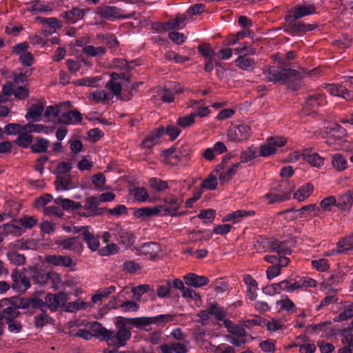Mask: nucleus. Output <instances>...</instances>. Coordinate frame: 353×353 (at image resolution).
<instances>
[{
    "instance_id": "6ab92c4d",
    "label": "nucleus",
    "mask_w": 353,
    "mask_h": 353,
    "mask_svg": "<svg viewBox=\"0 0 353 353\" xmlns=\"http://www.w3.org/2000/svg\"><path fill=\"white\" fill-rule=\"evenodd\" d=\"M81 121L82 114L77 109L63 112L58 118V123L65 125L78 124L80 123Z\"/></svg>"
},
{
    "instance_id": "603ef678",
    "label": "nucleus",
    "mask_w": 353,
    "mask_h": 353,
    "mask_svg": "<svg viewBox=\"0 0 353 353\" xmlns=\"http://www.w3.org/2000/svg\"><path fill=\"white\" fill-rule=\"evenodd\" d=\"M216 215V211L213 209L201 210L198 214V217L203 219L205 223H212Z\"/></svg>"
},
{
    "instance_id": "20e7f679",
    "label": "nucleus",
    "mask_w": 353,
    "mask_h": 353,
    "mask_svg": "<svg viewBox=\"0 0 353 353\" xmlns=\"http://www.w3.org/2000/svg\"><path fill=\"white\" fill-rule=\"evenodd\" d=\"M294 187L292 182L282 180L274 188V192L266 194L265 198L270 204L287 201L290 198V194Z\"/></svg>"
},
{
    "instance_id": "4c0bfd02",
    "label": "nucleus",
    "mask_w": 353,
    "mask_h": 353,
    "mask_svg": "<svg viewBox=\"0 0 353 353\" xmlns=\"http://www.w3.org/2000/svg\"><path fill=\"white\" fill-rule=\"evenodd\" d=\"M150 187L156 192H162L169 188L168 182L158 177H152L149 179Z\"/></svg>"
},
{
    "instance_id": "72a5a7b5",
    "label": "nucleus",
    "mask_w": 353,
    "mask_h": 353,
    "mask_svg": "<svg viewBox=\"0 0 353 353\" xmlns=\"http://www.w3.org/2000/svg\"><path fill=\"white\" fill-rule=\"evenodd\" d=\"M270 250L279 255H288L291 254V250L287 246L285 241L274 240L270 243Z\"/></svg>"
},
{
    "instance_id": "6e6552de",
    "label": "nucleus",
    "mask_w": 353,
    "mask_h": 353,
    "mask_svg": "<svg viewBox=\"0 0 353 353\" xmlns=\"http://www.w3.org/2000/svg\"><path fill=\"white\" fill-rule=\"evenodd\" d=\"M12 284L11 288L15 292L23 293L28 290L30 286V278L17 268L14 269L11 274Z\"/></svg>"
},
{
    "instance_id": "aec40b11",
    "label": "nucleus",
    "mask_w": 353,
    "mask_h": 353,
    "mask_svg": "<svg viewBox=\"0 0 353 353\" xmlns=\"http://www.w3.org/2000/svg\"><path fill=\"white\" fill-rule=\"evenodd\" d=\"M303 160L307 162L311 166L320 168L324 164V158L318 153L312 151L311 148L303 150Z\"/></svg>"
},
{
    "instance_id": "09e8293b",
    "label": "nucleus",
    "mask_w": 353,
    "mask_h": 353,
    "mask_svg": "<svg viewBox=\"0 0 353 353\" xmlns=\"http://www.w3.org/2000/svg\"><path fill=\"white\" fill-rule=\"evenodd\" d=\"M52 319L46 312L34 316V326L37 328H42L45 325L50 323Z\"/></svg>"
},
{
    "instance_id": "a18cd8bd",
    "label": "nucleus",
    "mask_w": 353,
    "mask_h": 353,
    "mask_svg": "<svg viewBox=\"0 0 353 353\" xmlns=\"http://www.w3.org/2000/svg\"><path fill=\"white\" fill-rule=\"evenodd\" d=\"M3 230H4V235L6 236L12 234L15 236H20L25 232V230L22 227L12 223L3 224Z\"/></svg>"
},
{
    "instance_id": "9d476101",
    "label": "nucleus",
    "mask_w": 353,
    "mask_h": 353,
    "mask_svg": "<svg viewBox=\"0 0 353 353\" xmlns=\"http://www.w3.org/2000/svg\"><path fill=\"white\" fill-rule=\"evenodd\" d=\"M55 244L62 250L72 251L79 254L83 250V245L79 241V236L59 238L55 241Z\"/></svg>"
},
{
    "instance_id": "c85d7f7f",
    "label": "nucleus",
    "mask_w": 353,
    "mask_h": 353,
    "mask_svg": "<svg viewBox=\"0 0 353 353\" xmlns=\"http://www.w3.org/2000/svg\"><path fill=\"white\" fill-rule=\"evenodd\" d=\"M250 54H242L235 60V65L243 70L251 71L254 68L255 62Z\"/></svg>"
},
{
    "instance_id": "e433bc0d",
    "label": "nucleus",
    "mask_w": 353,
    "mask_h": 353,
    "mask_svg": "<svg viewBox=\"0 0 353 353\" xmlns=\"http://www.w3.org/2000/svg\"><path fill=\"white\" fill-rule=\"evenodd\" d=\"M136 250L141 254L152 256L158 252L159 245L152 241L146 242L143 243L140 247L136 248Z\"/></svg>"
},
{
    "instance_id": "0e129e2a",
    "label": "nucleus",
    "mask_w": 353,
    "mask_h": 353,
    "mask_svg": "<svg viewBox=\"0 0 353 353\" xmlns=\"http://www.w3.org/2000/svg\"><path fill=\"white\" fill-rule=\"evenodd\" d=\"M170 280H168L165 283L158 285L157 294L160 298L166 297L170 294Z\"/></svg>"
},
{
    "instance_id": "37998d69",
    "label": "nucleus",
    "mask_w": 353,
    "mask_h": 353,
    "mask_svg": "<svg viewBox=\"0 0 353 353\" xmlns=\"http://www.w3.org/2000/svg\"><path fill=\"white\" fill-rule=\"evenodd\" d=\"M258 150L254 145L250 146L247 150L240 154L241 163H248L257 157Z\"/></svg>"
},
{
    "instance_id": "338daca9",
    "label": "nucleus",
    "mask_w": 353,
    "mask_h": 353,
    "mask_svg": "<svg viewBox=\"0 0 353 353\" xmlns=\"http://www.w3.org/2000/svg\"><path fill=\"white\" fill-rule=\"evenodd\" d=\"M337 200L334 196H330L325 199H323L321 203L320 206L325 211H330L331 210V207L333 205L336 206Z\"/></svg>"
},
{
    "instance_id": "052dcab7",
    "label": "nucleus",
    "mask_w": 353,
    "mask_h": 353,
    "mask_svg": "<svg viewBox=\"0 0 353 353\" xmlns=\"http://www.w3.org/2000/svg\"><path fill=\"white\" fill-rule=\"evenodd\" d=\"M134 196L136 200L140 202H145L149 199V194L143 187L136 188L134 190Z\"/></svg>"
},
{
    "instance_id": "c9c22d12",
    "label": "nucleus",
    "mask_w": 353,
    "mask_h": 353,
    "mask_svg": "<svg viewBox=\"0 0 353 353\" xmlns=\"http://www.w3.org/2000/svg\"><path fill=\"white\" fill-rule=\"evenodd\" d=\"M241 168L240 163H234L227 170L222 171L219 176V179L221 184L230 181L233 176L236 174L237 170Z\"/></svg>"
},
{
    "instance_id": "4be33fe9",
    "label": "nucleus",
    "mask_w": 353,
    "mask_h": 353,
    "mask_svg": "<svg viewBox=\"0 0 353 353\" xmlns=\"http://www.w3.org/2000/svg\"><path fill=\"white\" fill-rule=\"evenodd\" d=\"M44 108L45 105L42 103H37L31 105L26 114V120L33 122L40 121Z\"/></svg>"
},
{
    "instance_id": "5fc2aeb1",
    "label": "nucleus",
    "mask_w": 353,
    "mask_h": 353,
    "mask_svg": "<svg viewBox=\"0 0 353 353\" xmlns=\"http://www.w3.org/2000/svg\"><path fill=\"white\" fill-rule=\"evenodd\" d=\"M185 18L186 17L183 15H178L175 19H169L165 23V28L168 30L178 29L180 26V24L185 21Z\"/></svg>"
},
{
    "instance_id": "de8ad7c7",
    "label": "nucleus",
    "mask_w": 353,
    "mask_h": 353,
    "mask_svg": "<svg viewBox=\"0 0 353 353\" xmlns=\"http://www.w3.org/2000/svg\"><path fill=\"white\" fill-rule=\"evenodd\" d=\"M332 163L335 169L342 171L347 167V161L341 154H335L332 156Z\"/></svg>"
},
{
    "instance_id": "a19ab883",
    "label": "nucleus",
    "mask_w": 353,
    "mask_h": 353,
    "mask_svg": "<svg viewBox=\"0 0 353 353\" xmlns=\"http://www.w3.org/2000/svg\"><path fill=\"white\" fill-rule=\"evenodd\" d=\"M15 221L24 229H32L37 225L39 220L34 216L23 215Z\"/></svg>"
},
{
    "instance_id": "2eb2a0df",
    "label": "nucleus",
    "mask_w": 353,
    "mask_h": 353,
    "mask_svg": "<svg viewBox=\"0 0 353 353\" xmlns=\"http://www.w3.org/2000/svg\"><path fill=\"white\" fill-rule=\"evenodd\" d=\"M325 89L332 96L340 97L347 101L353 99V92L341 84H327Z\"/></svg>"
},
{
    "instance_id": "dca6fc26",
    "label": "nucleus",
    "mask_w": 353,
    "mask_h": 353,
    "mask_svg": "<svg viewBox=\"0 0 353 353\" xmlns=\"http://www.w3.org/2000/svg\"><path fill=\"white\" fill-rule=\"evenodd\" d=\"M67 300L68 295L61 292L57 294L48 293L46 296L47 307L52 312L56 311L61 305H64Z\"/></svg>"
},
{
    "instance_id": "c03bdc74",
    "label": "nucleus",
    "mask_w": 353,
    "mask_h": 353,
    "mask_svg": "<svg viewBox=\"0 0 353 353\" xmlns=\"http://www.w3.org/2000/svg\"><path fill=\"white\" fill-rule=\"evenodd\" d=\"M7 257L9 261L14 265H21L26 262V256L17 251H9L7 252Z\"/></svg>"
},
{
    "instance_id": "4d7b16f0",
    "label": "nucleus",
    "mask_w": 353,
    "mask_h": 353,
    "mask_svg": "<svg viewBox=\"0 0 353 353\" xmlns=\"http://www.w3.org/2000/svg\"><path fill=\"white\" fill-rule=\"evenodd\" d=\"M199 53L205 57V59L214 58V51L209 44H203L198 46Z\"/></svg>"
},
{
    "instance_id": "a878e982",
    "label": "nucleus",
    "mask_w": 353,
    "mask_h": 353,
    "mask_svg": "<svg viewBox=\"0 0 353 353\" xmlns=\"http://www.w3.org/2000/svg\"><path fill=\"white\" fill-rule=\"evenodd\" d=\"M325 101V97L323 93L313 92L310 93L305 98L306 106L312 110L322 105Z\"/></svg>"
},
{
    "instance_id": "3c124183",
    "label": "nucleus",
    "mask_w": 353,
    "mask_h": 353,
    "mask_svg": "<svg viewBox=\"0 0 353 353\" xmlns=\"http://www.w3.org/2000/svg\"><path fill=\"white\" fill-rule=\"evenodd\" d=\"M217 185L218 181L216 175L211 173L202 181L201 186L207 190H214L216 188Z\"/></svg>"
},
{
    "instance_id": "f3484780",
    "label": "nucleus",
    "mask_w": 353,
    "mask_h": 353,
    "mask_svg": "<svg viewBox=\"0 0 353 353\" xmlns=\"http://www.w3.org/2000/svg\"><path fill=\"white\" fill-rule=\"evenodd\" d=\"M86 12V9L72 7L70 10L62 12L60 16L65 19L67 23L74 24L78 21L83 19Z\"/></svg>"
},
{
    "instance_id": "5701e85b",
    "label": "nucleus",
    "mask_w": 353,
    "mask_h": 353,
    "mask_svg": "<svg viewBox=\"0 0 353 353\" xmlns=\"http://www.w3.org/2000/svg\"><path fill=\"white\" fill-rule=\"evenodd\" d=\"M339 249L334 250L336 254H353V233L340 239L337 243Z\"/></svg>"
},
{
    "instance_id": "49530a36",
    "label": "nucleus",
    "mask_w": 353,
    "mask_h": 353,
    "mask_svg": "<svg viewBox=\"0 0 353 353\" xmlns=\"http://www.w3.org/2000/svg\"><path fill=\"white\" fill-rule=\"evenodd\" d=\"M33 137L26 133H19L15 141V143L20 148H30L32 144Z\"/></svg>"
},
{
    "instance_id": "8fccbe9b",
    "label": "nucleus",
    "mask_w": 353,
    "mask_h": 353,
    "mask_svg": "<svg viewBox=\"0 0 353 353\" xmlns=\"http://www.w3.org/2000/svg\"><path fill=\"white\" fill-rule=\"evenodd\" d=\"M211 315H213L216 320L223 321L226 316V312L217 303H210L209 305Z\"/></svg>"
},
{
    "instance_id": "ea45409f",
    "label": "nucleus",
    "mask_w": 353,
    "mask_h": 353,
    "mask_svg": "<svg viewBox=\"0 0 353 353\" xmlns=\"http://www.w3.org/2000/svg\"><path fill=\"white\" fill-rule=\"evenodd\" d=\"M326 132L336 139H341L347 133L344 128L335 123L329 124L326 128Z\"/></svg>"
},
{
    "instance_id": "9b49d317",
    "label": "nucleus",
    "mask_w": 353,
    "mask_h": 353,
    "mask_svg": "<svg viewBox=\"0 0 353 353\" xmlns=\"http://www.w3.org/2000/svg\"><path fill=\"white\" fill-rule=\"evenodd\" d=\"M286 143L285 139L282 137H269L265 143L260 148L259 154L263 157H268L276 152V148L283 146Z\"/></svg>"
},
{
    "instance_id": "a211bd4d",
    "label": "nucleus",
    "mask_w": 353,
    "mask_h": 353,
    "mask_svg": "<svg viewBox=\"0 0 353 353\" xmlns=\"http://www.w3.org/2000/svg\"><path fill=\"white\" fill-rule=\"evenodd\" d=\"M165 134L164 127L161 126L154 129L151 133L148 134L142 141L141 146L145 149H152L158 143L159 139Z\"/></svg>"
},
{
    "instance_id": "39448f33",
    "label": "nucleus",
    "mask_w": 353,
    "mask_h": 353,
    "mask_svg": "<svg viewBox=\"0 0 353 353\" xmlns=\"http://www.w3.org/2000/svg\"><path fill=\"white\" fill-rule=\"evenodd\" d=\"M173 316L171 314H159L155 316H142L125 319L130 325H133L138 329H144V327L156 324L163 326L167 322L172 321Z\"/></svg>"
},
{
    "instance_id": "2f4dec72",
    "label": "nucleus",
    "mask_w": 353,
    "mask_h": 353,
    "mask_svg": "<svg viewBox=\"0 0 353 353\" xmlns=\"http://www.w3.org/2000/svg\"><path fill=\"white\" fill-rule=\"evenodd\" d=\"M353 205V191H347L337 200L336 207L342 210H349Z\"/></svg>"
},
{
    "instance_id": "412c9836",
    "label": "nucleus",
    "mask_w": 353,
    "mask_h": 353,
    "mask_svg": "<svg viewBox=\"0 0 353 353\" xmlns=\"http://www.w3.org/2000/svg\"><path fill=\"white\" fill-rule=\"evenodd\" d=\"M54 185L58 191H66L74 188L70 174H57Z\"/></svg>"
},
{
    "instance_id": "f8f14e48",
    "label": "nucleus",
    "mask_w": 353,
    "mask_h": 353,
    "mask_svg": "<svg viewBox=\"0 0 353 353\" xmlns=\"http://www.w3.org/2000/svg\"><path fill=\"white\" fill-rule=\"evenodd\" d=\"M250 127L245 124L232 126L228 130V137L231 141H242L250 137Z\"/></svg>"
},
{
    "instance_id": "79ce46f5",
    "label": "nucleus",
    "mask_w": 353,
    "mask_h": 353,
    "mask_svg": "<svg viewBox=\"0 0 353 353\" xmlns=\"http://www.w3.org/2000/svg\"><path fill=\"white\" fill-rule=\"evenodd\" d=\"M82 52L92 57L103 56L106 52V48L104 46L94 47L92 45L85 46Z\"/></svg>"
},
{
    "instance_id": "473e14b6",
    "label": "nucleus",
    "mask_w": 353,
    "mask_h": 353,
    "mask_svg": "<svg viewBox=\"0 0 353 353\" xmlns=\"http://www.w3.org/2000/svg\"><path fill=\"white\" fill-rule=\"evenodd\" d=\"M316 210H319V207H317L316 205V204H310L307 205L303 206L298 210H295L294 208H290V209L282 211V212H279V214H290L291 213H294V212H298L299 216L300 218H302V217L307 216L310 212H314Z\"/></svg>"
},
{
    "instance_id": "c756f323",
    "label": "nucleus",
    "mask_w": 353,
    "mask_h": 353,
    "mask_svg": "<svg viewBox=\"0 0 353 353\" xmlns=\"http://www.w3.org/2000/svg\"><path fill=\"white\" fill-rule=\"evenodd\" d=\"M49 145V140L42 137H37L30 145V150L32 153H45L48 152Z\"/></svg>"
},
{
    "instance_id": "bf43d9fd",
    "label": "nucleus",
    "mask_w": 353,
    "mask_h": 353,
    "mask_svg": "<svg viewBox=\"0 0 353 353\" xmlns=\"http://www.w3.org/2000/svg\"><path fill=\"white\" fill-rule=\"evenodd\" d=\"M165 57L166 59L172 61L173 60L175 63H184L188 61L189 58L185 56H181L174 51L170 50L166 52L165 54Z\"/></svg>"
},
{
    "instance_id": "4468645a",
    "label": "nucleus",
    "mask_w": 353,
    "mask_h": 353,
    "mask_svg": "<svg viewBox=\"0 0 353 353\" xmlns=\"http://www.w3.org/2000/svg\"><path fill=\"white\" fill-rule=\"evenodd\" d=\"M164 201V204L158 205L160 210V215H170L172 216L177 215L176 212L182 203V200L178 198H172L165 199Z\"/></svg>"
},
{
    "instance_id": "0eeeda50",
    "label": "nucleus",
    "mask_w": 353,
    "mask_h": 353,
    "mask_svg": "<svg viewBox=\"0 0 353 353\" xmlns=\"http://www.w3.org/2000/svg\"><path fill=\"white\" fill-rule=\"evenodd\" d=\"M95 14L103 19L114 21L115 19L130 18V15H124L121 8L115 6L101 5L97 8Z\"/></svg>"
},
{
    "instance_id": "1a4fd4ad",
    "label": "nucleus",
    "mask_w": 353,
    "mask_h": 353,
    "mask_svg": "<svg viewBox=\"0 0 353 353\" xmlns=\"http://www.w3.org/2000/svg\"><path fill=\"white\" fill-rule=\"evenodd\" d=\"M316 9L313 3L303 1L301 3L296 4L292 8L289 15H291L295 19H299L316 13Z\"/></svg>"
},
{
    "instance_id": "cd10ccee",
    "label": "nucleus",
    "mask_w": 353,
    "mask_h": 353,
    "mask_svg": "<svg viewBox=\"0 0 353 353\" xmlns=\"http://www.w3.org/2000/svg\"><path fill=\"white\" fill-rule=\"evenodd\" d=\"M133 215L138 219H147L153 216L160 215L158 205L153 208L143 207L135 209Z\"/></svg>"
},
{
    "instance_id": "f704fd0d",
    "label": "nucleus",
    "mask_w": 353,
    "mask_h": 353,
    "mask_svg": "<svg viewBox=\"0 0 353 353\" xmlns=\"http://www.w3.org/2000/svg\"><path fill=\"white\" fill-rule=\"evenodd\" d=\"M223 325L228 332L239 336H245L246 332L243 325L233 323L230 320L226 319L223 321Z\"/></svg>"
},
{
    "instance_id": "393cba45",
    "label": "nucleus",
    "mask_w": 353,
    "mask_h": 353,
    "mask_svg": "<svg viewBox=\"0 0 353 353\" xmlns=\"http://www.w3.org/2000/svg\"><path fill=\"white\" fill-rule=\"evenodd\" d=\"M46 261L50 265L64 268L71 267L73 263L70 256L56 254L46 256Z\"/></svg>"
},
{
    "instance_id": "69168bd1",
    "label": "nucleus",
    "mask_w": 353,
    "mask_h": 353,
    "mask_svg": "<svg viewBox=\"0 0 353 353\" xmlns=\"http://www.w3.org/2000/svg\"><path fill=\"white\" fill-rule=\"evenodd\" d=\"M52 199V196L50 194H44L34 200V206L39 208L47 205Z\"/></svg>"
},
{
    "instance_id": "bb28decb",
    "label": "nucleus",
    "mask_w": 353,
    "mask_h": 353,
    "mask_svg": "<svg viewBox=\"0 0 353 353\" xmlns=\"http://www.w3.org/2000/svg\"><path fill=\"white\" fill-rule=\"evenodd\" d=\"M254 214L255 212L253 210H239L226 214L223 216L222 221L223 222L232 221L233 223H236L239 222L242 218L245 216H252Z\"/></svg>"
},
{
    "instance_id": "774afa93",
    "label": "nucleus",
    "mask_w": 353,
    "mask_h": 353,
    "mask_svg": "<svg viewBox=\"0 0 353 353\" xmlns=\"http://www.w3.org/2000/svg\"><path fill=\"white\" fill-rule=\"evenodd\" d=\"M165 134H168L172 141L176 139L181 134V130L177 126L174 125H168L165 128Z\"/></svg>"
},
{
    "instance_id": "680f3d73",
    "label": "nucleus",
    "mask_w": 353,
    "mask_h": 353,
    "mask_svg": "<svg viewBox=\"0 0 353 353\" xmlns=\"http://www.w3.org/2000/svg\"><path fill=\"white\" fill-rule=\"evenodd\" d=\"M99 201L95 196H88L85 199L83 209L86 210L85 212L93 211L96 207L99 206Z\"/></svg>"
},
{
    "instance_id": "b1692460",
    "label": "nucleus",
    "mask_w": 353,
    "mask_h": 353,
    "mask_svg": "<svg viewBox=\"0 0 353 353\" xmlns=\"http://www.w3.org/2000/svg\"><path fill=\"white\" fill-rule=\"evenodd\" d=\"M183 279L188 285L194 288H201L207 285L209 283V279L206 276L194 273L187 274L184 276Z\"/></svg>"
},
{
    "instance_id": "e2e57ef3",
    "label": "nucleus",
    "mask_w": 353,
    "mask_h": 353,
    "mask_svg": "<svg viewBox=\"0 0 353 353\" xmlns=\"http://www.w3.org/2000/svg\"><path fill=\"white\" fill-rule=\"evenodd\" d=\"M194 118L191 113L189 115H185L184 117L178 118L176 123L179 127L185 128L191 126L194 123Z\"/></svg>"
},
{
    "instance_id": "7ed1b4c3",
    "label": "nucleus",
    "mask_w": 353,
    "mask_h": 353,
    "mask_svg": "<svg viewBox=\"0 0 353 353\" xmlns=\"http://www.w3.org/2000/svg\"><path fill=\"white\" fill-rule=\"evenodd\" d=\"M30 277L34 284L41 287L49 286L50 288L57 291L60 288L61 278L59 274L50 271L46 272L36 267H31L30 270Z\"/></svg>"
},
{
    "instance_id": "7c9ffc66",
    "label": "nucleus",
    "mask_w": 353,
    "mask_h": 353,
    "mask_svg": "<svg viewBox=\"0 0 353 353\" xmlns=\"http://www.w3.org/2000/svg\"><path fill=\"white\" fill-rule=\"evenodd\" d=\"M314 192V185L310 183H305L299 187L294 192V198L299 201H303L308 198Z\"/></svg>"
},
{
    "instance_id": "6e6d98bb",
    "label": "nucleus",
    "mask_w": 353,
    "mask_h": 353,
    "mask_svg": "<svg viewBox=\"0 0 353 353\" xmlns=\"http://www.w3.org/2000/svg\"><path fill=\"white\" fill-rule=\"evenodd\" d=\"M143 85V82H137L133 83L128 91L125 89L123 90V95L121 96V100L129 101L131 97L137 92V89L139 85Z\"/></svg>"
},
{
    "instance_id": "f03ea898",
    "label": "nucleus",
    "mask_w": 353,
    "mask_h": 353,
    "mask_svg": "<svg viewBox=\"0 0 353 353\" xmlns=\"http://www.w3.org/2000/svg\"><path fill=\"white\" fill-rule=\"evenodd\" d=\"M263 74L268 81L286 84L292 91L299 90L302 85L303 76L296 70L273 65L265 68Z\"/></svg>"
},
{
    "instance_id": "f257e3e1",
    "label": "nucleus",
    "mask_w": 353,
    "mask_h": 353,
    "mask_svg": "<svg viewBox=\"0 0 353 353\" xmlns=\"http://www.w3.org/2000/svg\"><path fill=\"white\" fill-rule=\"evenodd\" d=\"M128 325L125 318H121L115 323L117 332L106 329L97 321L91 323L90 329L94 332L97 338L106 341L110 346L119 348L124 347L127 341L131 339V327Z\"/></svg>"
},
{
    "instance_id": "58836bf2",
    "label": "nucleus",
    "mask_w": 353,
    "mask_h": 353,
    "mask_svg": "<svg viewBox=\"0 0 353 353\" xmlns=\"http://www.w3.org/2000/svg\"><path fill=\"white\" fill-rule=\"evenodd\" d=\"M90 229L88 230L86 233H84L83 239L87 244L89 249L92 251H96L99 249L100 245L99 240L92 232L90 231Z\"/></svg>"
},
{
    "instance_id": "423d86ee",
    "label": "nucleus",
    "mask_w": 353,
    "mask_h": 353,
    "mask_svg": "<svg viewBox=\"0 0 353 353\" xmlns=\"http://www.w3.org/2000/svg\"><path fill=\"white\" fill-rule=\"evenodd\" d=\"M285 20L288 24L285 28V32L291 35L306 33L313 30L316 27L314 24L296 21L297 19H294L291 15L286 16Z\"/></svg>"
},
{
    "instance_id": "13d9d810",
    "label": "nucleus",
    "mask_w": 353,
    "mask_h": 353,
    "mask_svg": "<svg viewBox=\"0 0 353 353\" xmlns=\"http://www.w3.org/2000/svg\"><path fill=\"white\" fill-rule=\"evenodd\" d=\"M5 319L8 326V330L10 332L19 333L21 332L22 325L19 321L10 317H5Z\"/></svg>"
},
{
    "instance_id": "ddd939ff",
    "label": "nucleus",
    "mask_w": 353,
    "mask_h": 353,
    "mask_svg": "<svg viewBox=\"0 0 353 353\" xmlns=\"http://www.w3.org/2000/svg\"><path fill=\"white\" fill-rule=\"evenodd\" d=\"M136 236L132 232L118 228L114 232V241H116L124 248H130L135 242Z\"/></svg>"
},
{
    "instance_id": "864d4df0",
    "label": "nucleus",
    "mask_w": 353,
    "mask_h": 353,
    "mask_svg": "<svg viewBox=\"0 0 353 353\" xmlns=\"http://www.w3.org/2000/svg\"><path fill=\"white\" fill-rule=\"evenodd\" d=\"M312 266L319 272H325L330 268L328 260L326 259H320L319 260H312Z\"/></svg>"
}]
</instances>
